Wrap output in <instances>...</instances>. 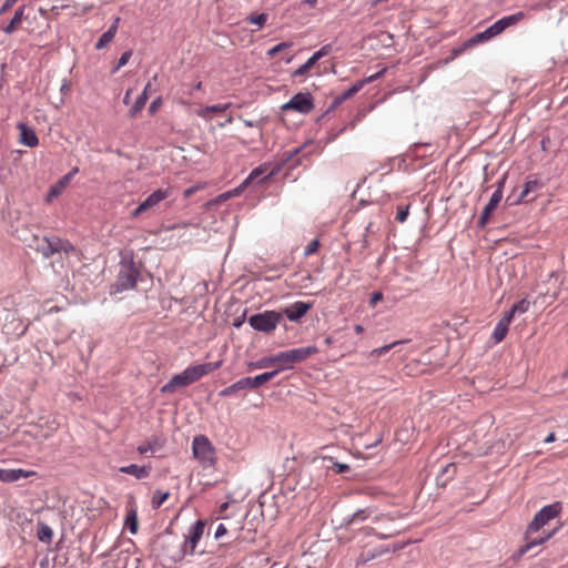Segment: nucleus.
Returning <instances> with one entry per match:
<instances>
[{
  "label": "nucleus",
  "mask_w": 568,
  "mask_h": 568,
  "mask_svg": "<svg viewBox=\"0 0 568 568\" xmlns=\"http://www.w3.org/2000/svg\"><path fill=\"white\" fill-rule=\"evenodd\" d=\"M562 507L559 501L544 506L532 518L525 532L526 544L518 550L519 555L523 556L528 552L531 548L546 542L552 537L556 530L540 531L551 519L556 518Z\"/></svg>",
  "instance_id": "1"
},
{
  "label": "nucleus",
  "mask_w": 568,
  "mask_h": 568,
  "mask_svg": "<svg viewBox=\"0 0 568 568\" xmlns=\"http://www.w3.org/2000/svg\"><path fill=\"white\" fill-rule=\"evenodd\" d=\"M280 372H281V369H274L271 372L262 373L254 377L241 378V379L236 381L235 383H233L232 385L220 390L219 395L221 397H229V396H232V395H234L241 390H244V389H255V388L262 386L263 384L270 382L271 379H273L275 376L278 375Z\"/></svg>",
  "instance_id": "2"
},
{
  "label": "nucleus",
  "mask_w": 568,
  "mask_h": 568,
  "mask_svg": "<svg viewBox=\"0 0 568 568\" xmlns=\"http://www.w3.org/2000/svg\"><path fill=\"white\" fill-rule=\"evenodd\" d=\"M524 17L525 14L521 11L510 16L503 17L501 19L493 23L490 27L485 29L483 32L476 33L474 37H471L468 40V44H476L493 39L500 34L507 28L517 24L519 21L524 19Z\"/></svg>",
  "instance_id": "3"
},
{
  "label": "nucleus",
  "mask_w": 568,
  "mask_h": 568,
  "mask_svg": "<svg viewBox=\"0 0 568 568\" xmlns=\"http://www.w3.org/2000/svg\"><path fill=\"white\" fill-rule=\"evenodd\" d=\"M140 271L136 267L133 257H123L120 261V271L114 283L115 292L132 290L136 286Z\"/></svg>",
  "instance_id": "4"
},
{
  "label": "nucleus",
  "mask_w": 568,
  "mask_h": 568,
  "mask_svg": "<svg viewBox=\"0 0 568 568\" xmlns=\"http://www.w3.org/2000/svg\"><path fill=\"white\" fill-rule=\"evenodd\" d=\"M192 453L204 468L213 467L216 463L215 448L205 435H197L193 438Z\"/></svg>",
  "instance_id": "5"
},
{
  "label": "nucleus",
  "mask_w": 568,
  "mask_h": 568,
  "mask_svg": "<svg viewBox=\"0 0 568 568\" xmlns=\"http://www.w3.org/2000/svg\"><path fill=\"white\" fill-rule=\"evenodd\" d=\"M317 352L318 349L314 345L280 352L276 354L278 364L282 365L278 369L291 368L294 363H301Z\"/></svg>",
  "instance_id": "6"
},
{
  "label": "nucleus",
  "mask_w": 568,
  "mask_h": 568,
  "mask_svg": "<svg viewBox=\"0 0 568 568\" xmlns=\"http://www.w3.org/2000/svg\"><path fill=\"white\" fill-rule=\"evenodd\" d=\"M159 544L161 547L160 556L173 564L181 561L186 555L185 548L176 537H161Z\"/></svg>",
  "instance_id": "7"
},
{
  "label": "nucleus",
  "mask_w": 568,
  "mask_h": 568,
  "mask_svg": "<svg viewBox=\"0 0 568 568\" xmlns=\"http://www.w3.org/2000/svg\"><path fill=\"white\" fill-rule=\"evenodd\" d=\"M281 320L282 313L276 311H265L250 316L248 324L255 331L271 333L276 328Z\"/></svg>",
  "instance_id": "8"
},
{
  "label": "nucleus",
  "mask_w": 568,
  "mask_h": 568,
  "mask_svg": "<svg viewBox=\"0 0 568 568\" xmlns=\"http://www.w3.org/2000/svg\"><path fill=\"white\" fill-rule=\"evenodd\" d=\"M205 529V523L203 520H196L187 530L185 538L182 542L185 548L186 555H193L199 541L201 540Z\"/></svg>",
  "instance_id": "9"
},
{
  "label": "nucleus",
  "mask_w": 568,
  "mask_h": 568,
  "mask_svg": "<svg viewBox=\"0 0 568 568\" xmlns=\"http://www.w3.org/2000/svg\"><path fill=\"white\" fill-rule=\"evenodd\" d=\"M313 108L314 103L310 93H297L283 105V110H295L303 114L311 112Z\"/></svg>",
  "instance_id": "10"
},
{
  "label": "nucleus",
  "mask_w": 568,
  "mask_h": 568,
  "mask_svg": "<svg viewBox=\"0 0 568 568\" xmlns=\"http://www.w3.org/2000/svg\"><path fill=\"white\" fill-rule=\"evenodd\" d=\"M268 168H270L268 164H262V165L255 168L254 170H252V172L242 182V184H240V186L234 190V193L237 194L240 192V190H243L244 187H246L251 182H253L261 175H265V176L260 181V183L263 182L264 180H266L267 178L275 175L280 170L277 168V169H272L271 171H268Z\"/></svg>",
  "instance_id": "11"
},
{
  "label": "nucleus",
  "mask_w": 568,
  "mask_h": 568,
  "mask_svg": "<svg viewBox=\"0 0 568 568\" xmlns=\"http://www.w3.org/2000/svg\"><path fill=\"white\" fill-rule=\"evenodd\" d=\"M192 383H193V381H192L187 369L185 368L183 372L174 375L166 384H164L161 387V393H163V394L173 393V392H175L176 388L185 387Z\"/></svg>",
  "instance_id": "12"
},
{
  "label": "nucleus",
  "mask_w": 568,
  "mask_h": 568,
  "mask_svg": "<svg viewBox=\"0 0 568 568\" xmlns=\"http://www.w3.org/2000/svg\"><path fill=\"white\" fill-rule=\"evenodd\" d=\"M312 308V303L297 301L283 310V314L291 322H298Z\"/></svg>",
  "instance_id": "13"
},
{
  "label": "nucleus",
  "mask_w": 568,
  "mask_h": 568,
  "mask_svg": "<svg viewBox=\"0 0 568 568\" xmlns=\"http://www.w3.org/2000/svg\"><path fill=\"white\" fill-rule=\"evenodd\" d=\"M501 200H503V193H500V191H495L491 194L489 202L485 205V207L479 216L478 225L480 227H484L488 223L493 212L496 210V207L498 206V204L500 203Z\"/></svg>",
  "instance_id": "14"
},
{
  "label": "nucleus",
  "mask_w": 568,
  "mask_h": 568,
  "mask_svg": "<svg viewBox=\"0 0 568 568\" xmlns=\"http://www.w3.org/2000/svg\"><path fill=\"white\" fill-rule=\"evenodd\" d=\"M166 443V438L163 435H152L144 444L138 446L136 450L139 454L144 455L146 453H156L161 450Z\"/></svg>",
  "instance_id": "15"
},
{
  "label": "nucleus",
  "mask_w": 568,
  "mask_h": 568,
  "mask_svg": "<svg viewBox=\"0 0 568 568\" xmlns=\"http://www.w3.org/2000/svg\"><path fill=\"white\" fill-rule=\"evenodd\" d=\"M34 470H26L22 468L17 469H4L0 468V481L2 483H14L21 478H29L36 476Z\"/></svg>",
  "instance_id": "16"
},
{
  "label": "nucleus",
  "mask_w": 568,
  "mask_h": 568,
  "mask_svg": "<svg viewBox=\"0 0 568 568\" xmlns=\"http://www.w3.org/2000/svg\"><path fill=\"white\" fill-rule=\"evenodd\" d=\"M221 366V362L204 363L194 366L186 367L193 383L199 381L201 377L214 372Z\"/></svg>",
  "instance_id": "17"
},
{
  "label": "nucleus",
  "mask_w": 568,
  "mask_h": 568,
  "mask_svg": "<svg viewBox=\"0 0 568 568\" xmlns=\"http://www.w3.org/2000/svg\"><path fill=\"white\" fill-rule=\"evenodd\" d=\"M37 244L34 246L36 251L41 253L44 258L51 257L57 253V246L54 244V236L48 237L44 236L41 240L36 237Z\"/></svg>",
  "instance_id": "18"
},
{
  "label": "nucleus",
  "mask_w": 568,
  "mask_h": 568,
  "mask_svg": "<svg viewBox=\"0 0 568 568\" xmlns=\"http://www.w3.org/2000/svg\"><path fill=\"white\" fill-rule=\"evenodd\" d=\"M119 23H120V17L114 18V20H113L112 24L109 27V29L105 32H103L102 36L97 41V43L94 45V48L97 50H101V49L105 48L114 39V37L118 32Z\"/></svg>",
  "instance_id": "19"
},
{
  "label": "nucleus",
  "mask_w": 568,
  "mask_h": 568,
  "mask_svg": "<svg viewBox=\"0 0 568 568\" xmlns=\"http://www.w3.org/2000/svg\"><path fill=\"white\" fill-rule=\"evenodd\" d=\"M18 128L20 130V142L29 148H34L39 144V139L36 134V132L30 129L24 123H19Z\"/></svg>",
  "instance_id": "20"
},
{
  "label": "nucleus",
  "mask_w": 568,
  "mask_h": 568,
  "mask_svg": "<svg viewBox=\"0 0 568 568\" xmlns=\"http://www.w3.org/2000/svg\"><path fill=\"white\" fill-rule=\"evenodd\" d=\"M120 471L123 474L132 475L138 479H143L149 477L151 473V466H139L136 464H131L128 466H122Z\"/></svg>",
  "instance_id": "21"
},
{
  "label": "nucleus",
  "mask_w": 568,
  "mask_h": 568,
  "mask_svg": "<svg viewBox=\"0 0 568 568\" xmlns=\"http://www.w3.org/2000/svg\"><path fill=\"white\" fill-rule=\"evenodd\" d=\"M170 195V192L168 190H163V189H159L156 191H154L153 193H151L143 202H141L143 204V206L145 207V210H150L154 206H156L159 203H161L163 200H165L166 197H169Z\"/></svg>",
  "instance_id": "22"
},
{
  "label": "nucleus",
  "mask_w": 568,
  "mask_h": 568,
  "mask_svg": "<svg viewBox=\"0 0 568 568\" xmlns=\"http://www.w3.org/2000/svg\"><path fill=\"white\" fill-rule=\"evenodd\" d=\"M375 513V509L373 507H366L363 509L356 510L354 514L348 516L344 519L346 525H355L365 521L368 519L373 514Z\"/></svg>",
  "instance_id": "23"
},
{
  "label": "nucleus",
  "mask_w": 568,
  "mask_h": 568,
  "mask_svg": "<svg viewBox=\"0 0 568 568\" xmlns=\"http://www.w3.org/2000/svg\"><path fill=\"white\" fill-rule=\"evenodd\" d=\"M23 12H24V7H20L16 10L9 24L3 28L4 33L11 34L16 30L17 26L20 24L23 19Z\"/></svg>",
  "instance_id": "24"
},
{
  "label": "nucleus",
  "mask_w": 568,
  "mask_h": 568,
  "mask_svg": "<svg viewBox=\"0 0 568 568\" xmlns=\"http://www.w3.org/2000/svg\"><path fill=\"white\" fill-rule=\"evenodd\" d=\"M274 364H278V361H277V355H272V356H266V357H263L256 362H251L248 364V367L250 369H253V368H265V367H270Z\"/></svg>",
  "instance_id": "25"
},
{
  "label": "nucleus",
  "mask_w": 568,
  "mask_h": 568,
  "mask_svg": "<svg viewBox=\"0 0 568 568\" xmlns=\"http://www.w3.org/2000/svg\"><path fill=\"white\" fill-rule=\"evenodd\" d=\"M509 325L498 321L493 332V339L495 343H500L507 335Z\"/></svg>",
  "instance_id": "26"
},
{
  "label": "nucleus",
  "mask_w": 568,
  "mask_h": 568,
  "mask_svg": "<svg viewBox=\"0 0 568 568\" xmlns=\"http://www.w3.org/2000/svg\"><path fill=\"white\" fill-rule=\"evenodd\" d=\"M231 106V103H223V104H214V105H207L200 111H197V115L202 118H206V114L210 112L214 113H221L225 112Z\"/></svg>",
  "instance_id": "27"
},
{
  "label": "nucleus",
  "mask_w": 568,
  "mask_h": 568,
  "mask_svg": "<svg viewBox=\"0 0 568 568\" xmlns=\"http://www.w3.org/2000/svg\"><path fill=\"white\" fill-rule=\"evenodd\" d=\"M125 526L129 528L132 535L138 532L139 524H138V514L135 509L129 510L125 517Z\"/></svg>",
  "instance_id": "28"
},
{
  "label": "nucleus",
  "mask_w": 568,
  "mask_h": 568,
  "mask_svg": "<svg viewBox=\"0 0 568 568\" xmlns=\"http://www.w3.org/2000/svg\"><path fill=\"white\" fill-rule=\"evenodd\" d=\"M538 187H539V182L536 181V180L526 182L525 185H524V190L521 191L518 200L514 201L513 204H517V203H519L521 201H526L527 195L530 192L537 191Z\"/></svg>",
  "instance_id": "29"
},
{
  "label": "nucleus",
  "mask_w": 568,
  "mask_h": 568,
  "mask_svg": "<svg viewBox=\"0 0 568 568\" xmlns=\"http://www.w3.org/2000/svg\"><path fill=\"white\" fill-rule=\"evenodd\" d=\"M54 244L57 246V253L63 252L65 254H69L75 251L74 245L70 241L63 240L58 236H54Z\"/></svg>",
  "instance_id": "30"
},
{
  "label": "nucleus",
  "mask_w": 568,
  "mask_h": 568,
  "mask_svg": "<svg viewBox=\"0 0 568 568\" xmlns=\"http://www.w3.org/2000/svg\"><path fill=\"white\" fill-rule=\"evenodd\" d=\"M148 101L146 92L143 91L135 100L133 106L130 109L129 114L131 118L136 116V114L144 108Z\"/></svg>",
  "instance_id": "31"
},
{
  "label": "nucleus",
  "mask_w": 568,
  "mask_h": 568,
  "mask_svg": "<svg viewBox=\"0 0 568 568\" xmlns=\"http://www.w3.org/2000/svg\"><path fill=\"white\" fill-rule=\"evenodd\" d=\"M170 493L169 491H162V490H155L152 497V507L154 509L160 508L163 503L169 498Z\"/></svg>",
  "instance_id": "32"
},
{
  "label": "nucleus",
  "mask_w": 568,
  "mask_h": 568,
  "mask_svg": "<svg viewBox=\"0 0 568 568\" xmlns=\"http://www.w3.org/2000/svg\"><path fill=\"white\" fill-rule=\"evenodd\" d=\"M403 343H406V341H395L390 344H387V345H384L382 347H378V348H374L372 352H371V356H376V357H379V356H383L385 355L386 353H388L393 347H395L396 345H399V344H403Z\"/></svg>",
  "instance_id": "33"
},
{
  "label": "nucleus",
  "mask_w": 568,
  "mask_h": 568,
  "mask_svg": "<svg viewBox=\"0 0 568 568\" xmlns=\"http://www.w3.org/2000/svg\"><path fill=\"white\" fill-rule=\"evenodd\" d=\"M52 536H53L52 529L48 525L41 524L39 527V530H38V538L41 541L49 542L51 540Z\"/></svg>",
  "instance_id": "34"
},
{
  "label": "nucleus",
  "mask_w": 568,
  "mask_h": 568,
  "mask_svg": "<svg viewBox=\"0 0 568 568\" xmlns=\"http://www.w3.org/2000/svg\"><path fill=\"white\" fill-rule=\"evenodd\" d=\"M529 306H530V302L526 298H523L511 306L513 313L524 314L529 310Z\"/></svg>",
  "instance_id": "35"
},
{
  "label": "nucleus",
  "mask_w": 568,
  "mask_h": 568,
  "mask_svg": "<svg viewBox=\"0 0 568 568\" xmlns=\"http://www.w3.org/2000/svg\"><path fill=\"white\" fill-rule=\"evenodd\" d=\"M332 44H325L323 45L320 50L315 51L311 58L314 60V62L316 63L320 59H322L323 57L329 54L332 52Z\"/></svg>",
  "instance_id": "36"
},
{
  "label": "nucleus",
  "mask_w": 568,
  "mask_h": 568,
  "mask_svg": "<svg viewBox=\"0 0 568 568\" xmlns=\"http://www.w3.org/2000/svg\"><path fill=\"white\" fill-rule=\"evenodd\" d=\"M315 65V62L314 60L310 57L307 59V61L302 64L300 68H297L294 72H293V75L294 77H301L303 74H305L311 68H313Z\"/></svg>",
  "instance_id": "37"
},
{
  "label": "nucleus",
  "mask_w": 568,
  "mask_h": 568,
  "mask_svg": "<svg viewBox=\"0 0 568 568\" xmlns=\"http://www.w3.org/2000/svg\"><path fill=\"white\" fill-rule=\"evenodd\" d=\"M363 88V84L361 81H357L355 84H353L351 88H348L346 91L343 92L339 100H345L351 97H353L355 93H357Z\"/></svg>",
  "instance_id": "38"
},
{
  "label": "nucleus",
  "mask_w": 568,
  "mask_h": 568,
  "mask_svg": "<svg viewBox=\"0 0 568 568\" xmlns=\"http://www.w3.org/2000/svg\"><path fill=\"white\" fill-rule=\"evenodd\" d=\"M293 45L292 42H281L276 45H274L273 48H271L268 51H267V55L268 57H274L276 53L285 50V49H288Z\"/></svg>",
  "instance_id": "39"
},
{
  "label": "nucleus",
  "mask_w": 568,
  "mask_h": 568,
  "mask_svg": "<svg viewBox=\"0 0 568 568\" xmlns=\"http://www.w3.org/2000/svg\"><path fill=\"white\" fill-rule=\"evenodd\" d=\"M266 20H267V14H265V13H260V14L251 16L248 18V22L250 23L256 24L260 28H262L265 24Z\"/></svg>",
  "instance_id": "40"
},
{
  "label": "nucleus",
  "mask_w": 568,
  "mask_h": 568,
  "mask_svg": "<svg viewBox=\"0 0 568 568\" xmlns=\"http://www.w3.org/2000/svg\"><path fill=\"white\" fill-rule=\"evenodd\" d=\"M131 57H132V51H131V50L124 51V52L121 54V57H120V59H119V61H118V64H116V67L114 68L113 72H116L119 69H121L122 67H124V65L129 62V60H130V58H131Z\"/></svg>",
  "instance_id": "41"
},
{
  "label": "nucleus",
  "mask_w": 568,
  "mask_h": 568,
  "mask_svg": "<svg viewBox=\"0 0 568 568\" xmlns=\"http://www.w3.org/2000/svg\"><path fill=\"white\" fill-rule=\"evenodd\" d=\"M409 206H399L397 209L396 220L400 223H404L407 220L408 216Z\"/></svg>",
  "instance_id": "42"
},
{
  "label": "nucleus",
  "mask_w": 568,
  "mask_h": 568,
  "mask_svg": "<svg viewBox=\"0 0 568 568\" xmlns=\"http://www.w3.org/2000/svg\"><path fill=\"white\" fill-rule=\"evenodd\" d=\"M318 246H320L318 240L315 239V240L311 241L308 243V245L305 247L304 255L308 256L311 254H314L317 251Z\"/></svg>",
  "instance_id": "43"
},
{
  "label": "nucleus",
  "mask_w": 568,
  "mask_h": 568,
  "mask_svg": "<svg viewBox=\"0 0 568 568\" xmlns=\"http://www.w3.org/2000/svg\"><path fill=\"white\" fill-rule=\"evenodd\" d=\"M455 473H456L455 464H448L443 468L440 476L448 475V477L450 478L455 475Z\"/></svg>",
  "instance_id": "44"
},
{
  "label": "nucleus",
  "mask_w": 568,
  "mask_h": 568,
  "mask_svg": "<svg viewBox=\"0 0 568 568\" xmlns=\"http://www.w3.org/2000/svg\"><path fill=\"white\" fill-rule=\"evenodd\" d=\"M515 315L516 314L513 313V308L510 307V310L507 311L499 321L505 323V324H507V325H509Z\"/></svg>",
  "instance_id": "45"
},
{
  "label": "nucleus",
  "mask_w": 568,
  "mask_h": 568,
  "mask_svg": "<svg viewBox=\"0 0 568 568\" xmlns=\"http://www.w3.org/2000/svg\"><path fill=\"white\" fill-rule=\"evenodd\" d=\"M383 73H384V70L376 72V73H374L363 80H359V81L362 82V84L364 87L366 83H371V82L377 80Z\"/></svg>",
  "instance_id": "46"
},
{
  "label": "nucleus",
  "mask_w": 568,
  "mask_h": 568,
  "mask_svg": "<svg viewBox=\"0 0 568 568\" xmlns=\"http://www.w3.org/2000/svg\"><path fill=\"white\" fill-rule=\"evenodd\" d=\"M226 532H227V529H226L225 525L219 524L216 529H215V532H214V538L219 539L222 536H224Z\"/></svg>",
  "instance_id": "47"
},
{
  "label": "nucleus",
  "mask_w": 568,
  "mask_h": 568,
  "mask_svg": "<svg viewBox=\"0 0 568 568\" xmlns=\"http://www.w3.org/2000/svg\"><path fill=\"white\" fill-rule=\"evenodd\" d=\"M383 300V294L381 292H374L372 293L371 295V298H369V305L371 306H374L377 304V302L382 301Z\"/></svg>",
  "instance_id": "48"
},
{
  "label": "nucleus",
  "mask_w": 568,
  "mask_h": 568,
  "mask_svg": "<svg viewBox=\"0 0 568 568\" xmlns=\"http://www.w3.org/2000/svg\"><path fill=\"white\" fill-rule=\"evenodd\" d=\"M18 0H6L0 8V16L6 13Z\"/></svg>",
  "instance_id": "49"
},
{
  "label": "nucleus",
  "mask_w": 568,
  "mask_h": 568,
  "mask_svg": "<svg viewBox=\"0 0 568 568\" xmlns=\"http://www.w3.org/2000/svg\"><path fill=\"white\" fill-rule=\"evenodd\" d=\"M333 467L337 474H343V473L349 470V466L347 464H343V463H335Z\"/></svg>",
  "instance_id": "50"
},
{
  "label": "nucleus",
  "mask_w": 568,
  "mask_h": 568,
  "mask_svg": "<svg viewBox=\"0 0 568 568\" xmlns=\"http://www.w3.org/2000/svg\"><path fill=\"white\" fill-rule=\"evenodd\" d=\"M240 119L244 123V125L247 128H260L261 126V122L258 120H246L243 118H240Z\"/></svg>",
  "instance_id": "51"
},
{
  "label": "nucleus",
  "mask_w": 568,
  "mask_h": 568,
  "mask_svg": "<svg viewBox=\"0 0 568 568\" xmlns=\"http://www.w3.org/2000/svg\"><path fill=\"white\" fill-rule=\"evenodd\" d=\"M145 207L143 206L142 203H140L138 205V207H135L132 212H131V217L132 219H136L138 216H140L143 212H145Z\"/></svg>",
  "instance_id": "52"
},
{
  "label": "nucleus",
  "mask_w": 568,
  "mask_h": 568,
  "mask_svg": "<svg viewBox=\"0 0 568 568\" xmlns=\"http://www.w3.org/2000/svg\"><path fill=\"white\" fill-rule=\"evenodd\" d=\"M78 172V168L72 169L63 179L60 181L62 186H65L70 179Z\"/></svg>",
  "instance_id": "53"
},
{
  "label": "nucleus",
  "mask_w": 568,
  "mask_h": 568,
  "mask_svg": "<svg viewBox=\"0 0 568 568\" xmlns=\"http://www.w3.org/2000/svg\"><path fill=\"white\" fill-rule=\"evenodd\" d=\"M64 186H62L60 183L54 185V186H51L50 191H49V196L50 197H53V196H57L61 190L63 189Z\"/></svg>",
  "instance_id": "54"
},
{
  "label": "nucleus",
  "mask_w": 568,
  "mask_h": 568,
  "mask_svg": "<svg viewBox=\"0 0 568 568\" xmlns=\"http://www.w3.org/2000/svg\"><path fill=\"white\" fill-rule=\"evenodd\" d=\"M160 104H161V99H160V98H158L156 100H154V101L150 104V106H149V113H150V114L155 113V112H156V110H158V108L160 106Z\"/></svg>",
  "instance_id": "55"
},
{
  "label": "nucleus",
  "mask_w": 568,
  "mask_h": 568,
  "mask_svg": "<svg viewBox=\"0 0 568 568\" xmlns=\"http://www.w3.org/2000/svg\"><path fill=\"white\" fill-rule=\"evenodd\" d=\"M506 179L507 176L504 175L497 183V189L495 191H500V193H503V190H504V186H505V182H506Z\"/></svg>",
  "instance_id": "56"
},
{
  "label": "nucleus",
  "mask_w": 568,
  "mask_h": 568,
  "mask_svg": "<svg viewBox=\"0 0 568 568\" xmlns=\"http://www.w3.org/2000/svg\"><path fill=\"white\" fill-rule=\"evenodd\" d=\"M375 536H377L379 539H387V538H390L392 536L395 535V532H389V534H378V532H374Z\"/></svg>",
  "instance_id": "57"
},
{
  "label": "nucleus",
  "mask_w": 568,
  "mask_h": 568,
  "mask_svg": "<svg viewBox=\"0 0 568 568\" xmlns=\"http://www.w3.org/2000/svg\"><path fill=\"white\" fill-rule=\"evenodd\" d=\"M556 439V436L554 433H550L546 438L545 443H552Z\"/></svg>",
  "instance_id": "58"
},
{
  "label": "nucleus",
  "mask_w": 568,
  "mask_h": 568,
  "mask_svg": "<svg viewBox=\"0 0 568 568\" xmlns=\"http://www.w3.org/2000/svg\"><path fill=\"white\" fill-rule=\"evenodd\" d=\"M386 518H387V516H385V515H383V514H381V515H376V516L374 517V521H381V520H384V519H386Z\"/></svg>",
  "instance_id": "59"
},
{
  "label": "nucleus",
  "mask_w": 568,
  "mask_h": 568,
  "mask_svg": "<svg viewBox=\"0 0 568 568\" xmlns=\"http://www.w3.org/2000/svg\"><path fill=\"white\" fill-rule=\"evenodd\" d=\"M150 89H151V82H149V83L144 87V89H143V91H145V92H146V95H148V97H149Z\"/></svg>",
  "instance_id": "60"
},
{
  "label": "nucleus",
  "mask_w": 568,
  "mask_h": 568,
  "mask_svg": "<svg viewBox=\"0 0 568 568\" xmlns=\"http://www.w3.org/2000/svg\"><path fill=\"white\" fill-rule=\"evenodd\" d=\"M355 331H356V333H361V332H363V327L361 325H356Z\"/></svg>",
  "instance_id": "61"
},
{
  "label": "nucleus",
  "mask_w": 568,
  "mask_h": 568,
  "mask_svg": "<svg viewBox=\"0 0 568 568\" xmlns=\"http://www.w3.org/2000/svg\"><path fill=\"white\" fill-rule=\"evenodd\" d=\"M129 95H130V91H128L125 97H124V100H123L124 103L129 102Z\"/></svg>",
  "instance_id": "62"
},
{
  "label": "nucleus",
  "mask_w": 568,
  "mask_h": 568,
  "mask_svg": "<svg viewBox=\"0 0 568 568\" xmlns=\"http://www.w3.org/2000/svg\"><path fill=\"white\" fill-rule=\"evenodd\" d=\"M201 85H202V83H201V82H197V83L195 84L194 89H195V90H200V89H201Z\"/></svg>",
  "instance_id": "63"
},
{
  "label": "nucleus",
  "mask_w": 568,
  "mask_h": 568,
  "mask_svg": "<svg viewBox=\"0 0 568 568\" xmlns=\"http://www.w3.org/2000/svg\"><path fill=\"white\" fill-rule=\"evenodd\" d=\"M241 324H242V321H235L234 322V326H236V327L241 326Z\"/></svg>",
  "instance_id": "64"
}]
</instances>
